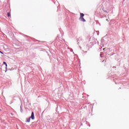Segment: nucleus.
<instances>
[{
  "label": "nucleus",
  "instance_id": "obj_1",
  "mask_svg": "<svg viewBox=\"0 0 129 129\" xmlns=\"http://www.w3.org/2000/svg\"><path fill=\"white\" fill-rule=\"evenodd\" d=\"M29 117H30L31 119H35V115L34 114V112H32L31 116Z\"/></svg>",
  "mask_w": 129,
  "mask_h": 129
},
{
  "label": "nucleus",
  "instance_id": "obj_2",
  "mask_svg": "<svg viewBox=\"0 0 129 129\" xmlns=\"http://www.w3.org/2000/svg\"><path fill=\"white\" fill-rule=\"evenodd\" d=\"M80 19L81 21H82V22H86V20L84 19V18L81 17V18H80Z\"/></svg>",
  "mask_w": 129,
  "mask_h": 129
},
{
  "label": "nucleus",
  "instance_id": "obj_3",
  "mask_svg": "<svg viewBox=\"0 0 129 129\" xmlns=\"http://www.w3.org/2000/svg\"><path fill=\"white\" fill-rule=\"evenodd\" d=\"M31 120V117L27 118L26 119V122H30V121Z\"/></svg>",
  "mask_w": 129,
  "mask_h": 129
},
{
  "label": "nucleus",
  "instance_id": "obj_4",
  "mask_svg": "<svg viewBox=\"0 0 129 129\" xmlns=\"http://www.w3.org/2000/svg\"><path fill=\"white\" fill-rule=\"evenodd\" d=\"M84 17V14L81 13L80 14V18H83Z\"/></svg>",
  "mask_w": 129,
  "mask_h": 129
},
{
  "label": "nucleus",
  "instance_id": "obj_5",
  "mask_svg": "<svg viewBox=\"0 0 129 129\" xmlns=\"http://www.w3.org/2000/svg\"><path fill=\"white\" fill-rule=\"evenodd\" d=\"M3 64L6 65V69H7V67H8V64H7V62H6V61H4Z\"/></svg>",
  "mask_w": 129,
  "mask_h": 129
},
{
  "label": "nucleus",
  "instance_id": "obj_6",
  "mask_svg": "<svg viewBox=\"0 0 129 129\" xmlns=\"http://www.w3.org/2000/svg\"><path fill=\"white\" fill-rule=\"evenodd\" d=\"M7 16H8V17H11V13H8L7 14Z\"/></svg>",
  "mask_w": 129,
  "mask_h": 129
},
{
  "label": "nucleus",
  "instance_id": "obj_7",
  "mask_svg": "<svg viewBox=\"0 0 129 129\" xmlns=\"http://www.w3.org/2000/svg\"><path fill=\"white\" fill-rule=\"evenodd\" d=\"M0 53H1V54H4V53H3V52H2L1 51H0Z\"/></svg>",
  "mask_w": 129,
  "mask_h": 129
}]
</instances>
